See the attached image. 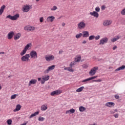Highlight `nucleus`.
I'll use <instances>...</instances> for the list:
<instances>
[{
    "mask_svg": "<svg viewBox=\"0 0 125 125\" xmlns=\"http://www.w3.org/2000/svg\"><path fill=\"white\" fill-rule=\"evenodd\" d=\"M39 114H40V112H39V111H37V112H35L34 113L31 114L29 116V119H32V118H33L34 117H36V115H39Z\"/></svg>",
    "mask_w": 125,
    "mask_h": 125,
    "instance_id": "obj_23",
    "label": "nucleus"
},
{
    "mask_svg": "<svg viewBox=\"0 0 125 125\" xmlns=\"http://www.w3.org/2000/svg\"><path fill=\"white\" fill-rule=\"evenodd\" d=\"M71 68V67H67V71H70Z\"/></svg>",
    "mask_w": 125,
    "mask_h": 125,
    "instance_id": "obj_59",
    "label": "nucleus"
},
{
    "mask_svg": "<svg viewBox=\"0 0 125 125\" xmlns=\"http://www.w3.org/2000/svg\"><path fill=\"white\" fill-rule=\"evenodd\" d=\"M17 96H18V94H14L11 96V99H15Z\"/></svg>",
    "mask_w": 125,
    "mask_h": 125,
    "instance_id": "obj_36",
    "label": "nucleus"
},
{
    "mask_svg": "<svg viewBox=\"0 0 125 125\" xmlns=\"http://www.w3.org/2000/svg\"><path fill=\"white\" fill-rule=\"evenodd\" d=\"M101 60H102V59H100L98 60V61H101Z\"/></svg>",
    "mask_w": 125,
    "mask_h": 125,
    "instance_id": "obj_64",
    "label": "nucleus"
},
{
    "mask_svg": "<svg viewBox=\"0 0 125 125\" xmlns=\"http://www.w3.org/2000/svg\"><path fill=\"white\" fill-rule=\"evenodd\" d=\"M117 46H115L114 47H113V50H115L117 48Z\"/></svg>",
    "mask_w": 125,
    "mask_h": 125,
    "instance_id": "obj_56",
    "label": "nucleus"
},
{
    "mask_svg": "<svg viewBox=\"0 0 125 125\" xmlns=\"http://www.w3.org/2000/svg\"><path fill=\"white\" fill-rule=\"evenodd\" d=\"M82 33V36L83 38H88V37H89V32H88V31H84Z\"/></svg>",
    "mask_w": 125,
    "mask_h": 125,
    "instance_id": "obj_12",
    "label": "nucleus"
},
{
    "mask_svg": "<svg viewBox=\"0 0 125 125\" xmlns=\"http://www.w3.org/2000/svg\"><path fill=\"white\" fill-rule=\"evenodd\" d=\"M21 106L20 104H17L16 105V108L13 110V112H18V111H20L21 110Z\"/></svg>",
    "mask_w": 125,
    "mask_h": 125,
    "instance_id": "obj_18",
    "label": "nucleus"
},
{
    "mask_svg": "<svg viewBox=\"0 0 125 125\" xmlns=\"http://www.w3.org/2000/svg\"><path fill=\"white\" fill-rule=\"evenodd\" d=\"M45 59L46 61H47L48 62H49V61L54 60V56L51 55L50 56L45 57Z\"/></svg>",
    "mask_w": 125,
    "mask_h": 125,
    "instance_id": "obj_10",
    "label": "nucleus"
},
{
    "mask_svg": "<svg viewBox=\"0 0 125 125\" xmlns=\"http://www.w3.org/2000/svg\"><path fill=\"white\" fill-rule=\"evenodd\" d=\"M82 67H83V68H87L88 67V66L87 64H83L82 65Z\"/></svg>",
    "mask_w": 125,
    "mask_h": 125,
    "instance_id": "obj_47",
    "label": "nucleus"
},
{
    "mask_svg": "<svg viewBox=\"0 0 125 125\" xmlns=\"http://www.w3.org/2000/svg\"><path fill=\"white\" fill-rule=\"evenodd\" d=\"M64 70L68 71V67H65Z\"/></svg>",
    "mask_w": 125,
    "mask_h": 125,
    "instance_id": "obj_60",
    "label": "nucleus"
},
{
    "mask_svg": "<svg viewBox=\"0 0 125 125\" xmlns=\"http://www.w3.org/2000/svg\"><path fill=\"white\" fill-rule=\"evenodd\" d=\"M40 21L41 23H42V22H43V17H41L40 18Z\"/></svg>",
    "mask_w": 125,
    "mask_h": 125,
    "instance_id": "obj_45",
    "label": "nucleus"
},
{
    "mask_svg": "<svg viewBox=\"0 0 125 125\" xmlns=\"http://www.w3.org/2000/svg\"><path fill=\"white\" fill-rule=\"evenodd\" d=\"M41 110L42 111H45V110H46L47 109V105H42L41 106Z\"/></svg>",
    "mask_w": 125,
    "mask_h": 125,
    "instance_id": "obj_25",
    "label": "nucleus"
},
{
    "mask_svg": "<svg viewBox=\"0 0 125 125\" xmlns=\"http://www.w3.org/2000/svg\"><path fill=\"white\" fill-rule=\"evenodd\" d=\"M112 22L110 21H105L103 22L104 26H109Z\"/></svg>",
    "mask_w": 125,
    "mask_h": 125,
    "instance_id": "obj_20",
    "label": "nucleus"
},
{
    "mask_svg": "<svg viewBox=\"0 0 125 125\" xmlns=\"http://www.w3.org/2000/svg\"><path fill=\"white\" fill-rule=\"evenodd\" d=\"M41 80H42V79L41 78H38V81L39 82H40V81H41Z\"/></svg>",
    "mask_w": 125,
    "mask_h": 125,
    "instance_id": "obj_61",
    "label": "nucleus"
},
{
    "mask_svg": "<svg viewBox=\"0 0 125 125\" xmlns=\"http://www.w3.org/2000/svg\"><path fill=\"white\" fill-rule=\"evenodd\" d=\"M44 119H45L43 117H39L38 119V121H39V122H42V121H43Z\"/></svg>",
    "mask_w": 125,
    "mask_h": 125,
    "instance_id": "obj_39",
    "label": "nucleus"
},
{
    "mask_svg": "<svg viewBox=\"0 0 125 125\" xmlns=\"http://www.w3.org/2000/svg\"><path fill=\"white\" fill-rule=\"evenodd\" d=\"M88 81H90V80L89 79V78L85 79L83 81H82V83H85L86 82H88Z\"/></svg>",
    "mask_w": 125,
    "mask_h": 125,
    "instance_id": "obj_44",
    "label": "nucleus"
},
{
    "mask_svg": "<svg viewBox=\"0 0 125 125\" xmlns=\"http://www.w3.org/2000/svg\"><path fill=\"white\" fill-rule=\"evenodd\" d=\"M23 12H28L30 10V7L28 5H24L23 7Z\"/></svg>",
    "mask_w": 125,
    "mask_h": 125,
    "instance_id": "obj_16",
    "label": "nucleus"
},
{
    "mask_svg": "<svg viewBox=\"0 0 125 125\" xmlns=\"http://www.w3.org/2000/svg\"><path fill=\"white\" fill-rule=\"evenodd\" d=\"M115 98L116 99H119V98H120V96H119V95H115Z\"/></svg>",
    "mask_w": 125,
    "mask_h": 125,
    "instance_id": "obj_48",
    "label": "nucleus"
},
{
    "mask_svg": "<svg viewBox=\"0 0 125 125\" xmlns=\"http://www.w3.org/2000/svg\"><path fill=\"white\" fill-rule=\"evenodd\" d=\"M92 82H96V83H97V82H102V80H101V79H98V80H93Z\"/></svg>",
    "mask_w": 125,
    "mask_h": 125,
    "instance_id": "obj_41",
    "label": "nucleus"
},
{
    "mask_svg": "<svg viewBox=\"0 0 125 125\" xmlns=\"http://www.w3.org/2000/svg\"><path fill=\"white\" fill-rule=\"evenodd\" d=\"M74 65H76V62H72L70 64V68H73L74 67Z\"/></svg>",
    "mask_w": 125,
    "mask_h": 125,
    "instance_id": "obj_33",
    "label": "nucleus"
},
{
    "mask_svg": "<svg viewBox=\"0 0 125 125\" xmlns=\"http://www.w3.org/2000/svg\"><path fill=\"white\" fill-rule=\"evenodd\" d=\"M113 116L115 117V118H119V114L117 113L116 114H114Z\"/></svg>",
    "mask_w": 125,
    "mask_h": 125,
    "instance_id": "obj_49",
    "label": "nucleus"
},
{
    "mask_svg": "<svg viewBox=\"0 0 125 125\" xmlns=\"http://www.w3.org/2000/svg\"><path fill=\"white\" fill-rule=\"evenodd\" d=\"M120 39V36H117L116 38H113L111 39L112 42H117L118 40Z\"/></svg>",
    "mask_w": 125,
    "mask_h": 125,
    "instance_id": "obj_26",
    "label": "nucleus"
},
{
    "mask_svg": "<svg viewBox=\"0 0 125 125\" xmlns=\"http://www.w3.org/2000/svg\"><path fill=\"white\" fill-rule=\"evenodd\" d=\"M69 72H74V69L70 68V69L69 70Z\"/></svg>",
    "mask_w": 125,
    "mask_h": 125,
    "instance_id": "obj_57",
    "label": "nucleus"
},
{
    "mask_svg": "<svg viewBox=\"0 0 125 125\" xmlns=\"http://www.w3.org/2000/svg\"><path fill=\"white\" fill-rule=\"evenodd\" d=\"M105 106L106 107H114L115 106V103L113 102H107L105 104Z\"/></svg>",
    "mask_w": 125,
    "mask_h": 125,
    "instance_id": "obj_13",
    "label": "nucleus"
},
{
    "mask_svg": "<svg viewBox=\"0 0 125 125\" xmlns=\"http://www.w3.org/2000/svg\"><path fill=\"white\" fill-rule=\"evenodd\" d=\"M0 54H4V52H0Z\"/></svg>",
    "mask_w": 125,
    "mask_h": 125,
    "instance_id": "obj_62",
    "label": "nucleus"
},
{
    "mask_svg": "<svg viewBox=\"0 0 125 125\" xmlns=\"http://www.w3.org/2000/svg\"><path fill=\"white\" fill-rule=\"evenodd\" d=\"M31 46H32V43H29L27 44L23 49L22 51L21 52L20 54L21 56H23V55H24V54H26V52H27V51L28 49H29V48Z\"/></svg>",
    "mask_w": 125,
    "mask_h": 125,
    "instance_id": "obj_1",
    "label": "nucleus"
},
{
    "mask_svg": "<svg viewBox=\"0 0 125 125\" xmlns=\"http://www.w3.org/2000/svg\"><path fill=\"white\" fill-rule=\"evenodd\" d=\"M83 88H84V87L82 86L80 88L77 89L76 90L77 92H81V91H83Z\"/></svg>",
    "mask_w": 125,
    "mask_h": 125,
    "instance_id": "obj_27",
    "label": "nucleus"
},
{
    "mask_svg": "<svg viewBox=\"0 0 125 125\" xmlns=\"http://www.w3.org/2000/svg\"><path fill=\"white\" fill-rule=\"evenodd\" d=\"M45 83V81L44 80H42L41 81V83L42 84H43V83Z\"/></svg>",
    "mask_w": 125,
    "mask_h": 125,
    "instance_id": "obj_52",
    "label": "nucleus"
},
{
    "mask_svg": "<svg viewBox=\"0 0 125 125\" xmlns=\"http://www.w3.org/2000/svg\"><path fill=\"white\" fill-rule=\"evenodd\" d=\"M90 15H92V16H94V17H96V18H98V17H99V14H98V12L96 11L90 12Z\"/></svg>",
    "mask_w": 125,
    "mask_h": 125,
    "instance_id": "obj_11",
    "label": "nucleus"
},
{
    "mask_svg": "<svg viewBox=\"0 0 125 125\" xmlns=\"http://www.w3.org/2000/svg\"><path fill=\"white\" fill-rule=\"evenodd\" d=\"M114 111L116 112H118V109H115L114 110Z\"/></svg>",
    "mask_w": 125,
    "mask_h": 125,
    "instance_id": "obj_63",
    "label": "nucleus"
},
{
    "mask_svg": "<svg viewBox=\"0 0 125 125\" xmlns=\"http://www.w3.org/2000/svg\"><path fill=\"white\" fill-rule=\"evenodd\" d=\"M56 92L57 93V95H59V94H61V93H62V90L60 89L56 90Z\"/></svg>",
    "mask_w": 125,
    "mask_h": 125,
    "instance_id": "obj_29",
    "label": "nucleus"
},
{
    "mask_svg": "<svg viewBox=\"0 0 125 125\" xmlns=\"http://www.w3.org/2000/svg\"><path fill=\"white\" fill-rule=\"evenodd\" d=\"M30 54H26L25 55V56H23L21 57V61H26L28 62L30 60Z\"/></svg>",
    "mask_w": 125,
    "mask_h": 125,
    "instance_id": "obj_6",
    "label": "nucleus"
},
{
    "mask_svg": "<svg viewBox=\"0 0 125 125\" xmlns=\"http://www.w3.org/2000/svg\"><path fill=\"white\" fill-rule=\"evenodd\" d=\"M82 43H83V44L86 43V41L84 40L83 42H82Z\"/></svg>",
    "mask_w": 125,
    "mask_h": 125,
    "instance_id": "obj_54",
    "label": "nucleus"
},
{
    "mask_svg": "<svg viewBox=\"0 0 125 125\" xmlns=\"http://www.w3.org/2000/svg\"><path fill=\"white\" fill-rule=\"evenodd\" d=\"M97 70H98V67L97 66L94 67L89 71V75H90V76H94V75L96 74V71H97Z\"/></svg>",
    "mask_w": 125,
    "mask_h": 125,
    "instance_id": "obj_3",
    "label": "nucleus"
},
{
    "mask_svg": "<svg viewBox=\"0 0 125 125\" xmlns=\"http://www.w3.org/2000/svg\"><path fill=\"white\" fill-rule=\"evenodd\" d=\"M14 32L13 31H11L8 34V40H11V39H12V37H13V36H14Z\"/></svg>",
    "mask_w": 125,
    "mask_h": 125,
    "instance_id": "obj_17",
    "label": "nucleus"
},
{
    "mask_svg": "<svg viewBox=\"0 0 125 125\" xmlns=\"http://www.w3.org/2000/svg\"><path fill=\"white\" fill-rule=\"evenodd\" d=\"M54 19H55V17L54 16H49L47 18V22H53V21H54Z\"/></svg>",
    "mask_w": 125,
    "mask_h": 125,
    "instance_id": "obj_14",
    "label": "nucleus"
},
{
    "mask_svg": "<svg viewBox=\"0 0 125 125\" xmlns=\"http://www.w3.org/2000/svg\"><path fill=\"white\" fill-rule=\"evenodd\" d=\"M42 80L43 81H48V80H49V76L48 75L46 76L45 77L42 78Z\"/></svg>",
    "mask_w": 125,
    "mask_h": 125,
    "instance_id": "obj_32",
    "label": "nucleus"
},
{
    "mask_svg": "<svg viewBox=\"0 0 125 125\" xmlns=\"http://www.w3.org/2000/svg\"><path fill=\"white\" fill-rule=\"evenodd\" d=\"M81 59L82 57L81 56L78 57L77 58L75 59V62H80V61H81Z\"/></svg>",
    "mask_w": 125,
    "mask_h": 125,
    "instance_id": "obj_35",
    "label": "nucleus"
},
{
    "mask_svg": "<svg viewBox=\"0 0 125 125\" xmlns=\"http://www.w3.org/2000/svg\"><path fill=\"white\" fill-rule=\"evenodd\" d=\"M95 39L96 40H99L100 39V36L98 35V36L95 37Z\"/></svg>",
    "mask_w": 125,
    "mask_h": 125,
    "instance_id": "obj_46",
    "label": "nucleus"
},
{
    "mask_svg": "<svg viewBox=\"0 0 125 125\" xmlns=\"http://www.w3.org/2000/svg\"><path fill=\"white\" fill-rule=\"evenodd\" d=\"M21 37V34L20 33H17L16 35L14 36V40L15 41H17V40H19V38Z\"/></svg>",
    "mask_w": 125,
    "mask_h": 125,
    "instance_id": "obj_19",
    "label": "nucleus"
},
{
    "mask_svg": "<svg viewBox=\"0 0 125 125\" xmlns=\"http://www.w3.org/2000/svg\"><path fill=\"white\" fill-rule=\"evenodd\" d=\"M85 110H86V108L81 106L79 107V111L80 112H84V111H85Z\"/></svg>",
    "mask_w": 125,
    "mask_h": 125,
    "instance_id": "obj_24",
    "label": "nucleus"
},
{
    "mask_svg": "<svg viewBox=\"0 0 125 125\" xmlns=\"http://www.w3.org/2000/svg\"><path fill=\"white\" fill-rule=\"evenodd\" d=\"M119 68L120 69V70H125V65H123L122 66L119 67Z\"/></svg>",
    "mask_w": 125,
    "mask_h": 125,
    "instance_id": "obj_42",
    "label": "nucleus"
},
{
    "mask_svg": "<svg viewBox=\"0 0 125 125\" xmlns=\"http://www.w3.org/2000/svg\"><path fill=\"white\" fill-rule=\"evenodd\" d=\"M50 95H51V96H54V95H57V94L56 93V91L55 90V91L51 92Z\"/></svg>",
    "mask_w": 125,
    "mask_h": 125,
    "instance_id": "obj_34",
    "label": "nucleus"
},
{
    "mask_svg": "<svg viewBox=\"0 0 125 125\" xmlns=\"http://www.w3.org/2000/svg\"><path fill=\"white\" fill-rule=\"evenodd\" d=\"M78 28H79L80 30L82 29H84L85 28V23L83 21H81L78 24Z\"/></svg>",
    "mask_w": 125,
    "mask_h": 125,
    "instance_id": "obj_8",
    "label": "nucleus"
},
{
    "mask_svg": "<svg viewBox=\"0 0 125 125\" xmlns=\"http://www.w3.org/2000/svg\"><path fill=\"white\" fill-rule=\"evenodd\" d=\"M55 68V65H53L49 66L48 68L44 71V74H48L49 73V71H52V70H54Z\"/></svg>",
    "mask_w": 125,
    "mask_h": 125,
    "instance_id": "obj_7",
    "label": "nucleus"
},
{
    "mask_svg": "<svg viewBox=\"0 0 125 125\" xmlns=\"http://www.w3.org/2000/svg\"><path fill=\"white\" fill-rule=\"evenodd\" d=\"M30 56L31 58H38V53L35 50H32L30 53Z\"/></svg>",
    "mask_w": 125,
    "mask_h": 125,
    "instance_id": "obj_5",
    "label": "nucleus"
},
{
    "mask_svg": "<svg viewBox=\"0 0 125 125\" xmlns=\"http://www.w3.org/2000/svg\"><path fill=\"white\" fill-rule=\"evenodd\" d=\"M96 78H97V76H93V77L89 78V79H90V81H91V80H94V79H96Z\"/></svg>",
    "mask_w": 125,
    "mask_h": 125,
    "instance_id": "obj_43",
    "label": "nucleus"
},
{
    "mask_svg": "<svg viewBox=\"0 0 125 125\" xmlns=\"http://www.w3.org/2000/svg\"><path fill=\"white\" fill-rule=\"evenodd\" d=\"M57 9V7L56 6H54L53 8H51V10L54 11Z\"/></svg>",
    "mask_w": 125,
    "mask_h": 125,
    "instance_id": "obj_38",
    "label": "nucleus"
},
{
    "mask_svg": "<svg viewBox=\"0 0 125 125\" xmlns=\"http://www.w3.org/2000/svg\"><path fill=\"white\" fill-rule=\"evenodd\" d=\"M5 5H3L0 8V16L3 13V11H4V9H5Z\"/></svg>",
    "mask_w": 125,
    "mask_h": 125,
    "instance_id": "obj_21",
    "label": "nucleus"
},
{
    "mask_svg": "<svg viewBox=\"0 0 125 125\" xmlns=\"http://www.w3.org/2000/svg\"><path fill=\"white\" fill-rule=\"evenodd\" d=\"M118 71H121L120 67H119L118 68H117L115 70V72H118Z\"/></svg>",
    "mask_w": 125,
    "mask_h": 125,
    "instance_id": "obj_53",
    "label": "nucleus"
},
{
    "mask_svg": "<svg viewBox=\"0 0 125 125\" xmlns=\"http://www.w3.org/2000/svg\"><path fill=\"white\" fill-rule=\"evenodd\" d=\"M95 10L96 12H99L100 11V8L99 7H96Z\"/></svg>",
    "mask_w": 125,
    "mask_h": 125,
    "instance_id": "obj_37",
    "label": "nucleus"
},
{
    "mask_svg": "<svg viewBox=\"0 0 125 125\" xmlns=\"http://www.w3.org/2000/svg\"><path fill=\"white\" fill-rule=\"evenodd\" d=\"M75 113V109L74 108H72L69 110H67L65 112V114H74Z\"/></svg>",
    "mask_w": 125,
    "mask_h": 125,
    "instance_id": "obj_22",
    "label": "nucleus"
},
{
    "mask_svg": "<svg viewBox=\"0 0 125 125\" xmlns=\"http://www.w3.org/2000/svg\"><path fill=\"white\" fill-rule=\"evenodd\" d=\"M83 36V33H79L76 35V39H80V38H82Z\"/></svg>",
    "mask_w": 125,
    "mask_h": 125,
    "instance_id": "obj_28",
    "label": "nucleus"
},
{
    "mask_svg": "<svg viewBox=\"0 0 125 125\" xmlns=\"http://www.w3.org/2000/svg\"><path fill=\"white\" fill-rule=\"evenodd\" d=\"M94 39H95V36H94V35H91L89 37V41H92V40H94Z\"/></svg>",
    "mask_w": 125,
    "mask_h": 125,
    "instance_id": "obj_31",
    "label": "nucleus"
},
{
    "mask_svg": "<svg viewBox=\"0 0 125 125\" xmlns=\"http://www.w3.org/2000/svg\"><path fill=\"white\" fill-rule=\"evenodd\" d=\"M19 17H20V15H19V14H16L13 16L9 15L6 17V18H9V19H10V20L15 21V20H17V19H18Z\"/></svg>",
    "mask_w": 125,
    "mask_h": 125,
    "instance_id": "obj_2",
    "label": "nucleus"
},
{
    "mask_svg": "<svg viewBox=\"0 0 125 125\" xmlns=\"http://www.w3.org/2000/svg\"><path fill=\"white\" fill-rule=\"evenodd\" d=\"M108 38H104L100 40L99 44H104V43H107L108 42Z\"/></svg>",
    "mask_w": 125,
    "mask_h": 125,
    "instance_id": "obj_9",
    "label": "nucleus"
},
{
    "mask_svg": "<svg viewBox=\"0 0 125 125\" xmlns=\"http://www.w3.org/2000/svg\"><path fill=\"white\" fill-rule=\"evenodd\" d=\"M62 53H63L62 50L59 51V54H62Z\"/></svg>",
    "mask_w": 125,
    "mask_h": 125,
    "instance_id": "obj_51",
    "label": "nucleus"
},
{
    "mask_svg": "<svg viewBox=\"0 0 125 125\" xmlns=\"http://www.w3.org/2000/svg\"><path fill=\"white\" fill-rule=\"evenodd\" d=\"M24 30L27 32H33V31H35V28L34 26L27 25L24 27Z\"/></svg>",
    "mask_w": 125,
    "mask_h": 125,
    "instance_id": "obj_4",
    "label": "nucleus"
},
{
    "mask_svg": "<svg viewBox=\"0 0 125 125\" xmlns=\"http://www.w3.org/2000/svg\"><path fill=\"white\" fill-rule=\"evenodd\" d=\"M102 10H104V9H105V6H104V5H103L102 6Z\"/></svg>",
    "mask_w": 125,
    "mask_h": 125,
    "instance_id": "obj_50",
    "label": "nucleus"
},
{
    "mask_svg": "<svg viewBox=\"0 0 125 125\" xmlns=\"http://www.w3.org/2000/svg\"><path fill=\"white\" fill-rule=\"evenodd\" d=\"M65 25H66V24H65V23L63 22V23H62V27H65Z\"/></svg>",
    "mask_w": 125,
    "mask_h": 125,
    "instance_id": "obj_58",
    "label": "nucleus"
},
{
    "mask_svg": "<svg viewBox=\"0 0 125 125\" xmlns=\"http://www.w3.org/2000/svg\"><path fill=\"white\" fill-rule=\"evenodd\" d=\"M121 13L122 15H125V8L122 10Z\"/></svg>",
    "mask_w": 125,
    "mask_h": 125,
    "instance_id": "obj_40",
    "label": "nucleus"
},
{
    "mask_svg": "<svg viewBox=\"0 0 125 125\" xmlns=\"http://www.w3.org/2000/svg\"><path fill=\"white\" fill-rule=\"evenodd\" d=\"M110 113H111V114H114V113H115V112L114 111H114L111 110Z\"/></svg>",
    "mask_w": 125,
    "mask_h": 125,
    "instance_id": "obj_55",
    "label": "nucleus"
},
{
    "mask_svg": "<svg viewBox=\"0 0 125 125\" xmlns=\"http://www.w3.org/2000/svg\"><path fill=\"white\" fill-rule=\"evenodd\" d=\"M37 80L32 79L31 80H30V81L29 83L28 86H31L32 84H36V83H37Z\"/></svg>",
    "mask_w": 125,
    "mask_h": 125,
    "instance_id": "obj_15",
    "label": "nucleus"
},
{
    "mask_svg": "<svg viewBox=\"0 0 125 125\" xmlns=\"http://www.w3.org/2000/svg\"><path fill=\"white\" fill-rule=\"evenodd\" d=\"M7 124L8 125H12V120L11 119H9L7 121Z\"/></svg>",
    "mask_w": 125,
    "mask_h": 125,
    "instance_id": "obj_30",
    "label": "nucleus"
}]
</instances>
